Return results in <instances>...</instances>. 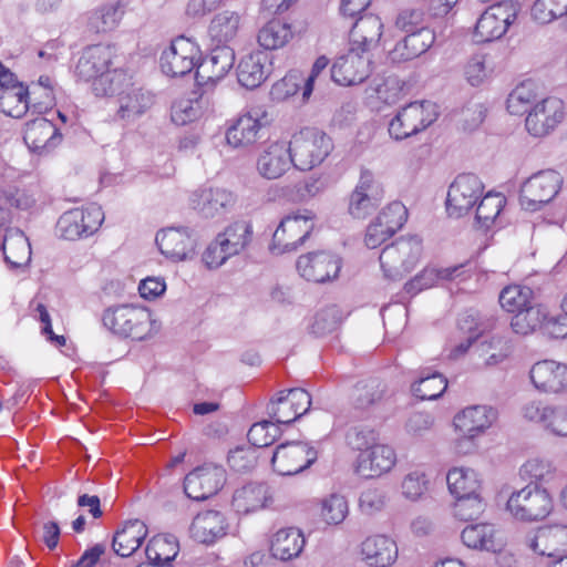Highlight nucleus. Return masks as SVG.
<instances>
[{
  "label": "nucleus",
  "instance_id": "9",
  "mask_svg": "<svg viewBox=\"0 0 567 567\" xmlns=\"http://www.w3.org/2000/svg\"><path fill=\"white\" fill-rule=\"evenodd\" d=\"M518 8L511 1L488 7L478 18L474 37L480 42L501 39L517 18Z\"/></svg>",
  "mask_w": 567,
  "mask_h": 567
},
{
  "label": "nucleus",
  "instance_id": "52",
  "mask_svg": "<svg viewBox=\"0 0 567 567\" xmlns=\"http://www.w3.org/2000/svg\"><path fill=\"white\" fill-rule=\"evenodd\" d=\"M128 84L130 80L122 70L110 69L92 82V91L96 96H118Z\"/></svg>",
  "mask_w": 567,
  "mask_h": 567
},
{
  "label": "nucleus",
  "instance_id": "8",
  "mask_svg": "<svg viewBox=\"0 0 567 567\" xmlns=\"http://www.w3.org/2000/svg\"><path fill=\"white\" fill-rule=\"evenodd\" d=\"M384 187L381 181L368 169H363L349 196L348 213L355 219H365L382 203Z\"/></svg>",
  "mask_w": 567,
  "mask_h": 567
},
{
  "label": "nucleus",
  "instance_id": "3",
  "mask_svg": "<svg viewBox=\"0 0 567 567\" xmlns=\"http://www.w3.org/2000/svg\"><path fill=\"white\" fill-rule=\"evenodd\" d=\"M422 252V240L417 236L401 237L388 245L380 254L384 276L401 280L414 269Z\"/></svg>",
  "mask_w": 567,
  "mask_h": 567
},
{
  "label": "nucleus",
  "instance_id": "51",
  "mask_svg": "<svg viewBox=\"0 0 567 567\" xmlns=\"http://www.w3.org/2000/svg\"><path fill=\"white\" fill-rule=\"evenodd\" d=\"M506 205V198L499 193H487L476 208L475 225L488 229Z\"/></svg>",
  "mask_w": 567,
  "mask_h": 567
},
{
  "label": "nucleus",
  "instance_id": "4",
  "mask_svg": "<svg viewBox=\"0 0 567 567\" xmlns=\"http://www.w3.org/2000/svg\"><path fill=\"white\" fill-rule=\"evenodd\" d=\"M564 178L555 169L539 171L526 178L519 189V203L528 212L540 210L561 190Z\"/></svg>",
  "mask_w": 567,
  "mask_h": 567
},
{
  "label": "nucleus",
  "instance_id": "49",
  "mask_svg": "<svg viewBox=\"0 0 567 567\" xmlns=\"http://www.w3.org/2000/svg\"><path fill=\"white\" fill-rule=\"evenodd\" d=\"M446 482L454 496H468L478 493L481 482L477 473L472 468L454 467L449 471Z\"/></svg>",
  "mask_w": 567,
  "mask_h": 567
},
{
  "label": "nucleus",
  "instance_id": "19",
  "mask_svg": "<svg viewBox=\"0 0 567 567\" xmlns=\"http://www.w3.org/2000/svg\"><path fill=\"white\" fill-rule=\"evenodd\" d=\"M311 405V396L303 389H290L281 391L279 396L271 401L268 406V415L279 424H290L305 413Z\"/></svg>",
  "mask_w": 567,
  "mask_h": 567
},
{
  "label": "nucleus",
  "instance_id": "57",
  "mask_svg": "<svg viewBox=\"0 0 567 567\" xmlns=\"http://www.w3.org/2000/svg\"><path fill=\"white\" fill-rule=\"evenodd\" d=\"M349 513L348 502L340 494H330L320 501V517L328 525L341 524Z\"/></svg>",
  "mask_w": 567,
  "mask_h": 567
},
{
  "label": "nucleus",
  "instance_id": "15",
  "mask_svg": "<svg viewBox=\"0 0 567 567\" xmlns=\"http://www.w3.org/2000/svg\"><path fill=\"white\" fill-rule=\"evenodd\" d=\"M372 53L354 48L338 58L331 68L332 80L340 85H355L364 82L372 72Z\"/></svg>",
  "mask_w": 567,
  "mask_h": 567
},
{
  "label": "nucleus",
  "instance_id": "63",
  "mask_svg": "<svg viewBox=\"0 0 567 567\" xmlns=\"http://www.w3.org/2000/svg\"><path fill=\"white\" fill-rule=\"evenodd\" d=\"M280 435V429L272 421H260L251 425L248 431V441L252 447H266L272 444Z\"/></svg>",
  "mask_w": 567,
  "mask_h": 567
},
{
  "label": "nucleus",
  "instance_id": "32",
  "mask_svg": "<svg viewBox=\"0 0 567 567\" xmlns=\"http://www.w3.org/2000/svg\"><path fill=\"white\" fill-rule=\"evenodd\" d=\"M227 520L218 511L198 513L192 522L190 535L202 544H213L227 534Z\"/></svg>",
  "mask_w": 567,
  "mask_h": 567
},
{
  "label": "nucleus",
  "instance_id": "38",
  "mask_svg": "<svg viewBox=\"0 0 567 567\" xmlns=\"http://www.w3.org/2000/svg\"><path fill=\"white\" fill-rule=\"evenodd\" d=\"M305 544L306 538L299 528H280L270 540L271 556L284 561L291 560L301 554Z\"/></svg>",
  "mask_w": 567,
  "mask_h": 567
},
{
  "label": "nucleus",
  "instance_id": "10",
  "mask_svg": "<svg viewBox=\"0 0 567 567\" xmlns=\"http://www.w3.org/2000/svg\"><path fill=\"white\" fill-rule=\"evenodd\" d=\"M104 220L102 208L95 204L65 212L58 220L60 236L68 240L89 237L99 230Z\"/></svg>",
  "mask_w": 567,
  "mask_h": 567
},
{
  "label": "nucleus",
  "instance_id": "1",
  "mask_svg": "<svg viewBox=\"0 0 567 567\" xmlns=\"http://www.w3.org/2000/svg\"><path fill=\"white\" fill-rule=\"evenodd\" d=\"M102 321L112 333L134 340L151 338L161 329L159 322L148 309L134 305H120L105 309Z\"/></svg>",
  "mask_w": 567,
  "mask_h": 567
},
{
  "label": "nucleus",
  "instance_id": "45",
  "mask_svg": "<svg viewBox=\"0 0 567 567\" xmlns=\"http://www.w3.org/2000/svg\"><path fill=\"white\" fill-rule=\"evenodd\" d=\"M179 550L178 542L171 535L154 536L146 546L145 554L150 563L159 567H173L171 563Z\"/></svg>",
  "mask_w": 567,
  "mask_h": 567
},
{
  "label": "nucleus",
  "instance_id": "36",
  "mask_svg": "<svg viewBox=\"0 0 567 567\" xmlns=\"http://www.w3.org/2000/svg\"><path fill=\"white\" fill-rule=\"evenodd\" d=\"M241 28V16L234 10L216 13L208 24V37L215 45H229Z\"/></svg>",
  "mask_w": 567,
  "mask_h": 567
},
{
  "label": "nucleus",
  "instance_id": "50",
  "mask_svg": "<svg viewBox=\"0 0 567 567\" xmlns=\"http://www.w3.org/2000/svg\"><path fill=\"white\" fill-rule=\"evenodd\" d=\"M0 110L11 117H22L29 110L28 89L24 85L0 89Z\"/></svg>",
  "mask_w": 567,
  "mask_h": 567
},
{
  "label": "nucleus",
  "instance_id": "43",
  "mask_svg": "<svg viewBox=\"0 0 567 567\" xmlns=\"http://www.w3.org/2000/svg\"><path fill=\"white\" fill-rule=\"evenodd\" d=\"M386 393V384L379 379H368L355 384L352 392V405L359 411H369L377 406Z\"/></svg>",
  "mask_w": 567,
  "mask_h": 567
},
{
  "label": "nucleus",
  "instance_id": "24",
  "mask_svg": "<svg viewBox=\"0 0 567 567\" xmlns=\"http://www.w3.org/2000/svg\"><path fill=\"white\" fill-rule=\"evenodd\" d=\"M529 378L534 388L543 393L558 394L567 391V364L542 360L533 364Z\"/></svg>",
  "mask_w": 567,
  "mask_h": 567
},
{
  "label": "nucleus",
  "instance_id": "5",
  "mask_svg": "<svg viewBox=\"0 0 567 567\" xmlns=\"http://www.w3.org/2000/svg\"><path fill=\"white\" fill-rule=\"evenodd\" d=\"M506 508L518 520L538 522L551 513L554 501L546 488L528 484L509 496Z\"/></svg>",
  "mask_w": 567,
  "mask_h": 567
},
{
  "label": "nucleus",
  "instance_id": "48",
  "mask_svg": "<svg viewBox=\"0 0 567 567\" xmlns=\"http://www.w3.org/2000/svg\"><path fill=\"white\" fill-rule=\"evenodd\" d=\"M293 38L291 24L280 20H271L258 32L257 40L260 47L266 50L284 48Z\"/></svg>",
  "mask_w": 567,
  "mask_h": 567
},
{
  "label": "nucleus",
  "instance_id": "17",
  "mask_svg": "<svg viewBox=\"0 0 567 567\" xmlns=\"http://www.w3.org/2000/svg\"><path fill=\"white\" fill-rule=\"evenodd\" d=\"M484 185L474 174L458 175L447 192V212L451 216L460 217L467 213L481 198Z\"/></svg>",
  "mask_w": 567,
  "mask_h": 567
},
{
  "label": "nucleus",
  "instance_id": "47",
  "mask_svg": "<svg viewBox=\"0 0 567 567\" xmlns=\"http://www.w3.org/2000/svg\"><path fill=\"white\" fill-rule=\"evenodd\" d=\"M548 310L542 305H530L515 313L511 320L513 331L520 336H527L538 329L544 331Z\"/></svg>",
  "mask_w": 567,
  "mask_h": 567
},
{
  "label": "nucleus",
  "instance_id": "28",
  "mask_svg": "<svg viewBox=\"0 0 567 567\" xmlns=\"http://www.w3.org/2000/svg\"><path fill=\"white\" fill-rule=\"evenodd\" d=\"M235 52L229 45H216L209 55L198 63L196 79L202 84L221 80L234 66Z\"/></svg>",
  "mask_w": 567,
  "mask_h": 567
},
{
  "label": "nucleus",
  "instance_id": "56",
  "mask_svg": "<svg viewBox=\"0 0 567 567\" xmlns=\"http://www.w3.org/2000/svg\"><path fill=\"white\" fill-rule=\"evenodd\" d=\"M493 71L492 61L485 53L473 54L464 65L465 80L472 86H480L487 82Z\"/></svg>",
  "mask_w": 567,
  "mask_h": 567
},
{
  "label": "nucleus",
  "instance_id": "23",
  "mask_svg": "<svg viewBox=\"0 0 567 567\" xmlns=\"http://www.w3.org/2000/svg\"><path fill=\"white\" fill-rule=\"evenodd\" d=\"M496 420V411L487 405H475L464 409L454 416V426L463 436L457 442V451L462 444L473 440L492 426Z\"/></svg>",
  "mask_w": 567,
  "mask_h": 567
},
{
  "label": "nucleus",
  "instance_id": "34",
  "mask_svg": "<svg viewBox=\"0 0 567 567\" xmlns=\"http://www.w3.org/2000/svg\"><path fill=\"white\" fill-rule=\"evenodd\" d=\"M154 103L153 95L141 87L128 84L118 95L117 117L127 123L142 116Z\"/></svg>",
  "mask_w": 567,
  "mask_h": 567
},
{
  "label": "nucleus",
  "instance_id": "54",
  "mask_svg": "<svg viewBox=\"0 0 567 567\" xmlns=\"http://www.w3.org/2000/svg\"><path fill=\"white\" fill-rule=\"evenodd\" d=\"M533 290L520 285L505 287L499 293L501 307L511 313H517L532 305Z\"/></svg>",
  "mask_w": 567,
  "mask_h": 567
},
{
  "label": "nucleus",
  "instance_id": "64",
  "mask_svg": "<svg viewBox=\"0 0 567 567\" xmlns=\"http://www.w3.org/2000/svg\"><path fill=\"white\" fill-rule=\"evenodd\" d=\"M341 322V313L334 306L327 307L316 313L311 323V332L316 336H324L334 331Z\"/></svg>",
  "mask_w": 567,
  "mask_h": 567
},
{
  "label": "nucleus",
  "instance_id": "18",
  "mask_svg": "<svg viewBox=\"0 0 567 567\" xmlns=\"http://www.w3.org/2000/svg\"><path fill=\"white\" fill-rule=\"evenodd\" d=\"M268 124V114L260 107H252L241 114L226 131L227 144L235 147H247L260 137V131Z\"/></svg>",
  "mask_w": 567,
  "mask_h": 567
},
{
  "label": "nucleus",
  "instance_id": "14",
  "mask_svg": "<svg viewBox=\"0 0 567 567\" xmlns=\"http://www.w3.org/2000/svg\"><path fill=\"white\" fill-rule=\"evenodd\" d=\"M237 196L228 188L203 186L190 194L189 203L204 218L221 217L236 205Z\"/></svg>",
  "mask_w": 567,
  "mask_h": 567
},
{
  "label": "nucleus",
  "instance_id": "41",
  "mask_svg": "<svg viewBox=\"0 0 567 567\" xmlns=\"http://www.w3.org/2000/svg\"><path fill=\"white\" fill-rule=\"evenodd\" d=\"M269 499L265 484L249 483L234 492L231 505L237 513L249 514L264 508Z\"/></svg>",
  "mask_w": 567,
  "mask_h": 567
},
{
  "label": "nucleus",
  "instance_id": "39",
  "mask_svg": "<svg viewBox=\"0 0 567 567\" xmlns=\"http://www.w3.org/2000/svg\"><path fill=\"white\" fill-rule=\"evenodd\" d=\"M463 544L472 549L496 551L502 547L499 532L488 523L466 526L461 534Z\"/></svg>",
  "mask_w": 567,
  "mask_h": 567
},
{
  "label": "nucleus",
  "instance_id": "62",
  "mask_svg": "<svg viewBox=\"0 0 567 567\" xmlns=\"http://www.w3.org/2000/svg\"><path fill=\"white\" fill-rule=\"evenodd\" d=\"M429 487V480L423 470L415 468L406 473L401 483L402 495L410 501L420 499Z\"/></svg>",
  "mask_w": 567,
  "mask_h": 567
},
{
  "label": "nucleus",
  "instance_id": "31",
  "mask_svg": "<svg viewBox=\"0 0 567 567\" xmlns=\"http://www.w3.org/2000/svg\"><path fill=\"white\" fill-rule=\"evenodd\" d=\"M360 554L371 567H389L398 559V546L385 535H372L361 543Z\"/></svg>",
  "mask_w": 567,
  "mask_h": 567
},
{
  "label": "nucleus",
  "instance_id": "30",
  "mask_svg": "<svg viewBox=\"0 0 567 567\" xmlns=\"http://www.w3.org/2000/svg\"><path fill=\"white\" fill-rule=\"evenodd\" d=\"M291 165L292 159L288 145L275 142L259 154L256 162V169L259 176L272 181L284 176Z\"/></svg>",
  "mask_w": 567,
  "mask_h": 567
},
{
  "label": "nucleus",
  "instance_id": "61",
  "mask_svg": "<svg viewBox=\"0 0 567 567\" xmlns=\"http://www.w3.org/2000/svg\"><path fill=\"white\" fill-rule=\"evenodd\" d=\"M203 105L199 99H181L172 106V121L177 125H186L202 116Z\"/></svg>",
  "mask_w": 567,
  "mask_h": 567
},
{
  "label": "nucleus",
  "instance_id": "53",
  "mask_svg": "<svg viewBox=\"0 0 567 567\" xmlns=\"http://www.w3.org/2000/svg\"><path fill=\"white\" fill-rule=\"evenodd\" d=\"M475 351L484 359L485 365H496L508 357L509 346L502 337H483L475 344Z\"/></svg>",
  "mask_w": 567,
  "mask_h": 567
},
{
  "label": "nucleus",
  "instance_id": "60",
  "mask_svg": "<svg viewBox=\"0 0 567 567\" xmlns=\"http://www.w3.org/2000/svg\"><path fill=\"white\" fill-rule=\"evenodd\" d=\"M532 14L539 23H550L567 14V0H536Z\"/></svg>",
  "mask_w": 567,
  "mask_h": 567
},
{
  "label": "nucleus",
  "instance_id": "33",
  "mask_svg": "<svg viewBox=\"0 0 567 567\" xmlns=\"http://www.w3.org/2000/svg\"><path fill=\"white\" fill-rule=\"evenodd\" d=\"M383 23L374 14L360 17L350 31V47L365 53H372L380 42Z\"/></svg>",
  "mask_w": 567,
  "mask_h": 567
},
{
  "label": "nucleus",
  "instance_id": "12",
  "mask_svg": "<svg viewBox=\"0 0 567 567\" xmlns=\"http://www.w3.org/2000/svg\"><path fill=\"white\" fill-rule=\"evenodd\" d=\"M317 457V450L308 443L287 442L276 447L271 464L280 475H296L310 467Z\"/></svg>",
  "mask_w": 567,
  "mask_h": 567
},
{
  "label": "nucleus",
  "instance_id": "55",
  "mask_svg": "<svg viewBox=\"0 0 567 567\" xmlns=\"http://www.w3.org/2000/svg\"><path fill=\"white\" fill-rule=\"evenodd\" d=\"M537 97L533 82L526 81L518 84L508 95L507 110L513 115L528 113Z\"/></svg>",
  "mask_w": 567,
  "mask_h": 567
},
{
  "label": "nucleus",
  "instance_id": "42",
  "mask_svg": "<svg viewBox=\"0 0 567 567\" xmlns=\"http://www.w3.org/2000/svg\"><path fill=\"white\" fill-rule=\"evenodd\" d=\"M126 6V0H116L96 8L89 17V28L96 33L114 30L120 24Z\"/></svg>",
  "mask_w": 567,
  "mask_h": 567
},
{
  "label": "nucleus",
  "instance_id": "6",
  "mask_svg": "<svg viewBox=\"0 0 567 567\" xmlns=\"http://www.w3.org/2000/svg\"><path fill=\"white\" fill-rule=\"evenodd\" d=\"M315 219V213L306 208L285 216L274 233L271 251L280 255L296 250L310 236Z\"/></svg>",
  "mask_w": 567,
  "mask_h": 567
},
{
  "label": "nucleus",
  "instance_id": "35",
  "mask_svg": "<svg viewBox=\"0 0 567 567\" xmlns=\"http://www.w3.org/2000/svg\"><path fill=\"white\" fill-rule=\"evenodd\" d=\"M270 64L264 52L245 55L237 66L238 82L247 89H256L268 78Z\"/></svg>",
  "mask_w": 567,
  "mask_h": 567
},
{
  "label": "nucleus",
  "instance_id": "11",
  "mask_svg": "<svg viewBox=\"0 0 567 567\" xmlns=\"http://www.w3.org/2000/svg\"><path fill=\"white\" fill-rule=\"evenodd\" d=\"M200 59L198 44L185 37H178L162 53L161 68L169 76H184L197 69Z\"/></svg>",
  "mask_w": 567,
  "mask_h": 567
},
{
  "label": "nucleus",
  "instance_id": "25",
  "mask_svg": "<svg viewBox=\"0 0 567 567\" xmlns=\"http://www.w3.org/2000/svg\"><path fill=\"white\" fill-rule=\"evenodd\" d=\"M115 58V48L111 44H95L83 50L75 65V74L83 81H95L109 71Z\"/></svg>",
  "mask_w": 567,
  "mask_h": 567
},
{
  "label": "nucleus",
  "instance_id": "21",
  "mask_svg": "<svg viewBox=\"0 0 567 567\" xmlns=\"http://www.w3.org/2000/svg\"><path fill=\"white\" fill-rule=\"evenodd\" d=\"M297 269L308 281L322 284L337 278L341 259L328 251H313L298 258Z\"/></svg>",
  "mask_w": 567,
  "mask_h": 567
},
{
  "label": "nucleus",
  "instance_id": "2",
  "mask_svg": "<svg viewBox=\"0 0 567 567\" xmlns=\"http://www.w3.org/2000/svg\"><path fill=\"white\" fill-rule=\"evenodd\" d=\"M288 148L292 165L300 171H310L326 159L333 144L324 132L307 127L292 136Z\"/></svg>",
  "mask_w": 567,
  "mask_h": 567
},
{
  "label": "nucleus",
  "instance_id": "59",
  "mask_svg": "<svg viewBox=\"0 0 567 567\" xmlns=\"http://www.w3.org/2000/svg\"><path fill=\"white\" fill-rule=\"evenodd\" d=\"M520 474L530 481L549 483L555 478L556 467L551 461L536 457L523 464Z\"/></svg>",
  "mask_w": 567,
  "mask_h": 567
},
{
  "label": "nucleus",
  "instance_id": "37",
  "mask_svg": "<svg viewBox=\"0 0 567 567\" xmlns=\"http://www.w3.org/2000/svg\"><path fill=\"white\" fill-rule=\"evenodd\" d=\"M1 249L7 265L11 268L27 267L31 260V245L25 235L18 228H7Z\"/></svg>",
  "mask_w": 567,
  "mask_h": 567
},
{
  "label": "nucleus",
  "instance_id": "22",
  "mask_svg": "<svg viewBox=\"0 0 567 567\" xmlns=\"http://www.w3.org/2000/svg\"><path fill=\"white\" fill-rule=\"evenodd\" d=\"M156 244L167 258L184 261L193 258L197 240L187 227H168L157 233Z\"/></svg>",
  "mask_w": 567,
  "mask_h": 567
},
{
  "label": "nucleus",
  "instance_id": "27",
  "mask_svg": "<svg viewBox=\"0 0 567 567\" xmlns=\"http://www.w3.org/2000/svg\"><path fill=\"white\" fill-rule=\"evenodd\" d=\"M526 544L540 556L550 558L563 556L567 551V526L539 527L535 533L527 536Z\"/></svg>",
  "mask_w": 567,
  "mask_h": 567
},
{
  "label": "nucleus",
  "instance_id": "7",
  "mask_svg": "<svg viewBox=\"0 0 567 567\" xmlns=\"http://www.w3.org/2000/svg\"><path fill=\"white\" fill-rule=\"evenodd\" d=\"M437 116L439 112L434 103L412 102L402 107L391 120L389 133L395 140L408 138L427 128L436 121Z\"/></svg>",
  "mask_w": 567,
  "mask_h": 567
},
{
  "label": "nucleus",
  "instance_id": "20",
  "mask_svg": "<svg viewBox=\"0 0 567 567\" xmlns=\"http://www.w3.org/2000/svg\"><path fill=\"white\" fill-rule=\"evenodd\" d=\"M226 474L224 468L215 465L197 467L186 475L184 491L195 501H204L215 495L224 485Z\"/></svg>",
  "mask_w": 567,
  "mask_h": 567
},
{
  "label": "nucleus",
  "instance_id": "46",
  "mask_svg": "<svg viewBox=\"0 0 567 567\" xmlns=\"http://www.w3.org/2000/svg\"><path fill=\"white\" fill-rule=\"evenodd\" d=\"M217 237L228 254L234 257L243 252L251 243L252 226L245 220L235 221Z\"/></svg>",
  "mask_w": 567,
  "mask_h": 567
},
{
  "label": "nucleus",
  "instance_id": "26",
  "mask_svg": "<svg viewBox=\"0 0 567 567\" xmlns=\"http://www.w3.org/2000/svg\"><path fill=\"white\" fill-rule=\"evenodd\" d=\"M395 463V451L389 445L377 444L358 455L355 473L364 478H374L390 472Z\"/></svg>",
  "mask_w": 567,
  "mask_h": 567
},
{
  "label": "nucleus",
  "instance_id": "13",
  "mask_svg": "<svg viewBox=\"0 0 567 567\" xmlns=\"http://www.w3.org/2000/svg\"><path fill=\"white\" fill-rule=\"evenodd\" d=\"M566 107L563 100L548 96L533 105L525 120L527 132L535 137L551 133L565 118Z\"/></svg>",
  "mask_w": 567,
  "mask_h": 567
},
{
  "label": "nucleus",
  "instance_id": "40",
  "mask_svg": "<svg viewBox=\"0 0 567 567\" xmlns=\"http://www.w3.org/2000/svg\"><path fill=\"white\" fill-rule=\"evenodd\" d=\"M147 536V527L140 519L126 522L113 537V549L121 557L135 553Z\"/></svg>",
  "mask_w": 567,
  "mask_h": 567
},
{
  "label": "nucleus",
  "instance_id": "58",
  "mask_svg": "<svg viewBox=\"0 0 567 567\" xmlns=\"http://www.w3.org/2000/svg\"><path fill=\"white\" fill-rule=\"evenodd\" d=\"M446 388V379L441 373L435 372L420 378V380L412 385V391L413 394L421 400H435L443 394Z\"/></svg>",
  "mask_w": 567,
  "mask_h": 567
},
{
  "label": "nucleus",
  "instance_id": "29",
  "mask_svg": "<svg viewBox=\"0 0 567 567\" xmlns=\"http://www.w3.org/2000/svg\"><path fill=\"white\" fill-rule=\"evenodd\" d=\"M23 140L30 151L44 154L61 143L62 135L51 121L37 117L25 124Z\"/></svg>",
  "mask_w": 567,
  "mask_h": 567
},
{
  "label": "nucleus",
  "instance_id": "44",
  "mask_svg": "<svg viewBox=\"0 0 567 567\" xmlns=\"http://www.w3.org/2000/svg\"><path fill=\"white\" fill-rule=\"evenodd\" d=\"M463 268V265L442 269L424 268L421 274L405 284V290L409 293H417L423 289L433 287L441 280H455L464 274Z\"/></svg>",
  "mask_w": 567,
  "mask_h": 567
},
{
  "label": "nucleus",
  "instance_id": "16",
  "mask_svg": "<svg viewBox=\"0 0 567 567\" xmlns=\"http://www.w3.org/2000/svg\"><path fill=\"white\" fill-rule=\"evenodd\" d=\"M520 413L525 420L540 424L550 435L567 437V406L529 401L522 406Z\"/></svg>",
  "mask_w": 567,
  "mask_h": 567
}]
</instances>
